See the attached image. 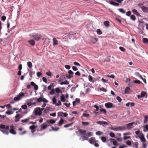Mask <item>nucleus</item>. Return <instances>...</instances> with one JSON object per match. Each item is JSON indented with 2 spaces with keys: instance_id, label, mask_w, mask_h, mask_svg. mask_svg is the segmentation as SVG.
I'll return each mask as SVG.
<instances>
[{
  "instance_id": "nucleus-7",
  "label": "nucleus",
  "mask_w": 148,
  "mask_h": 148,
  "mask_svg": "<svg viewBox=\"0 0 148 148\" xmlns=\"http://www.w3.org/2000/svg\"><path fill=\"white\" fill-rule=\"evenodd\" d=\"M133 124L136 125L137 124L136 123H135L134 122H132L126 124V125L127 126V129L128 130H130L133 128L134 127V126L133 125Z\"/></svg>"
},
{
  "instance_id": "nucleus-2",
  "label": "nucleus",
  "mask_w": 148,
  "mask_h": 148,
  "mask_svg": "<svg viewBox=\"0 0 148 148\" xmlns=\"http://www.w3.org/2000/svg\"><path fill=\"white\" fill-rule=\"evenodd\" d=\"M0 128L2 129H4L5 130H0L3 134L6 135H8L9 132L8 130H9V127L8 125H5L3 124H1L0 125Z\"/></svg>"
},
{
  "instance_id": "nucleus-37",
  "label": "nucleus",
  "mask_w": 148,
  "mask_h": 148,
  "mask_svg": "<svg viewBox=\"0 0 148 148\" xmlns=\"http://www.w3.org/2000/svg\"><path fill=\"white\" fill-rule=\"evenodd\" d=\"M55 90L56 92L58 93L62 92V91L58 88H56Z\"/></svg>"
},
{
  "instance_id": "nucleus-24",
  "label": "nucleus",
  "mask_w": 148,
  "mask_h": 148,
  "mask_svg": "<svg viewBox=\"0 0 148 148\" xmlns=\"http://www.w3.org/2000/svg\"><path fill=\"white\" fill-rule=\"evenodd\" d=\"M69 84V82L67 80H65L64 82H62L60 83L61 85H68Z\"/></svg>"
},
{
  "instance_id": "nucleus-30",
  "label": "nucleus",
  "mask_w": 148,
  "mask_h": 148,
  "mask_svg": "<svg viewBox=\"0 0 148 148\" xmlns=\"http://www.w3.org/2000/svg\"><path fill=\"white\" fill-rule=\"evenodd\" d=\"M60 99L61 101L62 102H65V99L64 97V96L63 95H61L60 96Z\"/></svg>"
},
{
  "instance_id": "nucleus-43",
  "label": "nucleus",
  "mask_w": 148,
  "mask_h": 148,
  "mask_svg": "<svg viewBox=\"0 0 148 148\" xmlns=\"http://www.w3.org/2000/svg\"><path fill=\"white\" fill-rule=\"evenodd\" d=\"M111 129L116 131H119L118 127H112L111 128Z\"/></svg>"
},
{
  "instance_id": "nucleus-28",
  "label": "nucleus",
  "mask_w": 148,
  "mask_h": 148,
  "mask_svg": "<svg viewBox=\"0 0 148 148\" xmlns=\"http://www.w3.org/2000/svg\"><path fill=\"white\" fill-rule=\"evenodd\" d=\"M109 22L108 21H106L104 22V25L106 27H108L109 25Z\"/></svg>"
},
{
  "instance_id": "nucleus-16",
  "label": "nucleus",
  "mask_w": 148,
  "mask_h": 148,
  "mask_svg": "<svg viewBox=\"0 0 148 148\" xmlns=\"http://www.w3.org/2000/svg\"><path fill=\"white\" fill-rule=\"evenodd\" d=\"M119 131H121L125 130L126 129V127L125 126H121L118 127Z\"/></svg>"
},
{
  "instance_id": "nucleus-23",
  "label": "nucleus",
  "mask_w": 148,
  "mask_h": 148,
  "mask_svg": "<svg viewBox=\"0 0 148 148\" xmlns=\"http://www.w3.org/2000/svg\"><path fill=\"white\" fill-rule=\"evenodd\" d=\"M137 74H138V76L146 84V80L145 78H143L142 75H140L138 73H137Z\"/></svg>"
},
{
  "instance_id": "nucleus-38",
  "label": "nucleus",
  "mask_w": 148,
  "mask_h": 148,
  "mask_svg": "<svg viewBox=\"0 0 148 148\" xmlns=\"http://www.w3.org/2000/svg\"><path fill=\"white\" fill-rule=\"evenodd\" d=\"M52 101L53 102V104H55L56 105V99L55 97H54L52 99Z\"/></svg>"
},
{
  "instance_id": "nucleus-56",
  "label": "nucleus",
  "mask_w": 148,
  "mask_h": 148,
  "mask_svg": "<svg viewBox=\"0 0 148 148\" xmlns=\"http://www.w3.org/2000/svg\"><path fill=\"white\" fill-rule=\"evenodd\" d=\"M134 82L138 84H139L141 83L140 81L138 80L134 81Z\"/></svg>"
},
{
  "instance_id": "nucleus-59",
  "label": "nucleus",
  "mask_w": 148,
  "mask_h": 148,
  "mask_svg": "<svg viewBox=\"0 0 148 148\" xmlns=\"http://www.w3.org/2000/svg\"><path fill=\"white\" fill-rule=\"evenodd\" d=\"M68 73L69 74V75H73V74L74 73L71 70H69L68 72Z\"/></svg>"
},
{
  "instance_id": "nucleus-4",
  "label": "nucleus",
  "mask_w": 148,
  "mask_h": 148,
  "mask_svg": "<svg viewBox=\"0 0 148 148\" xmlns=\"http://www.w3.org/2000/svg\"><path fill=\"white\" fill-rule=\"evenodd\" d=\"M24 94L23 92H21L19 93L18 95L14 97V100L15 101H18L24 97Z\"/></svg>"
},
{
  "instance_id": "nucleus-12",
  "label": "nucleus",
  "mask_w": 148,
  "mask_h": 148,
  "mask_svg": "<svg viewBox=\"0 0 148 148\" xmlns=\"http://www.w3.org/2000/svg\"><path fill=\"white\" fill-rule=\"evenodd\" d=\"M111 142H112L114 146H116L118 145L117 142L114 139L111 138L110 139Z\"/></svg>"
},
{
  "instance_id": "nucleus-29",
  "label": "nucleus",
  "mask_w": 148,
  "mask_h": 148,
  "mask_svg": "<svg viewBox=\"0 0 148 148\" xmlns=\"http://www.w3.org/2000/svg\"><path fill=\"white\" fill-rule=\"evenodd\" d=\"M29 120V118H26L24 119H22L21 120V122L23 123H27Z\"/></svg>"
},
{
  "instance_id": "nucleus-61",
  "label": "nucleus",
  "mask_w": 148,
  "mask_h": 148,
  "mask_svg": "<svg viewBox=\"0 0 148 148\" xmlns=\"http://www.w3.org/2000/svg\"><path fill=\"white\" fill-rule=\"evenodd\" d=\"M131 14V12L130 11H128L126 13V15L128 16H130Z\"/></svg>"
},
{
  "instance_id": "nucleus-27",
  "label": "nucleus",
  "mask_w": 148,
  "mask_h": 148,
  "mask_svg": "<svg viewBox=\"0 0 148 148\" xmlns=\"http://www.w3.org/2000/svg\"><path fill=\"white\" fill-rule=\"evenodd\" d=\"M37 127L36 126H35L34 125L31 126L29 127V129L31 130L32 132L33 130H34V129Z\"/></svg>"
},
{
  "instance_id": "nucleus-3",
  "label": "nucleus",
  "mask_w": 148,
  "mask_h": 148,
  "mask_svg": "<svg viewBox=\"0 0 148 148\" xmlns=\"http://www.w3.org/2000/svg\"><path fill=\"white\" fill-rule=\"evenodd\" d=\"M30 36H32L33 38L36 41H38L41 39L42 40L44 39V38H42V35H40L38 34H33Z\"/></svg>"
},
{
  "instance_id": "nucleus-25",
  "label": "nucleus",
  "mask_w": 148,
  "mask_h": 148,
  "mask_svg": "<svg viewBox=\"0 0 148 148\" xmlns=\"http://www.w3.org/2000/svg\"><path fill=\"white\" fill-rule=\"evenodd\" d=\"M130 90V88L129 87H127L125 90V93H129Z\"/></svg>"
},
{
  "instance_id": "nucleus-41",
  "label": "nucleus",
  "mask_w": 148,
  "mask_h": 148,
  "mask_svg": "<svg viewBox=\"0 0 148 148\" xmlns=\"http://www.w3.org/2000/svg\"><path fill=\"white\" fill-rule=\"evenodd\" d=\"M97 34L99 35H101L102 34V33L100 29H98L97 30Z\"/></svg>"
},
{
  "instance_id": "nucleus-22",
  "label": "nucleus",
  "mask_w": 148,
  "mask_h": 148,
  "mask_svg": "<svg viewBox=\"0 0 148 148\" xmlns=\"http://www.w3.org/2000/svg\"><path fill=\"white\" fill-rule=\"evenodd\" d=\"M19 116L20 115L19 114H17L16 115L15 120V122H17L19 121L20 119Z\"/></svg>"
},
{
  "instance_id": "nucleus-60",
  "label": "nucleus",
  "mask_w": 148,
  "mask_h": 148,
  "mask_svg": "<svg viewBox=\"0 0 148 148\" xmlns=\"http://www.w3.org/2000/svg\"><path fill=\"white\" fill-rule=\"evenodd\" d=\"M75 101L77 103H79L80 102V99H79L76 98Z\"/></svg>"
},
{
  "instance_id": "nucleus-5",
  "label": "nucleus",
  "mask_w": 148,
  "mask_h": 148,
  "mask_svg": "<svg viewBox=\"0 0 148 148\" xmlns=\"http://www.w3.org/2000/svg\"><path fill=\"white\" fill-rule=\"evenodd\" d=\"M43 96L41 95L38 98H36V99H37V102L38 103H40L42 101H43L44 103H47L48 102V101L45 98H43Z\"/></svg>"
},
{
  "instance_id": "nucleus-17",
  "label": "nucleus",
  "mask_w": 148,
  "mask_h": 148,
  "mask_svg": "<svg viewBox=\"0 0 148 148\" xmlns=\"http://www.w3.org/2000/svg\"><path fill=\"white\" fill-rule=\"evenodd\" d=\"M91 41L93 43L95 44L96 43L97 41V38H95L91 37Z\"/></svg>"
},
{
  "instance_id": "nucleus-50",
  "label": "nucleus",
  "mask_w": 148,
  "mask_h": 148,
  "mask_svg": "<svg viewBox=\"0 0 148 148\" xmlns=\"http://www.w3.org/2000/svg\"><path fill=\"white\" fill-rule=\"evenodd\" d=\"M42 73L41 72H38L37 73V76L39 77L42 75Z\"/></svg>"
},
{
  "instance_id": "nucleus-52",
  "label": "nucleus",
  "mask_w": 148,
  "mask_h": 148,
  "mask_svg": "<svg viewBox=\"0 0 148 148\" xmlns=\"http://www.w3.org/2000/svg\"><path fill=\"white\" fill-rule=\"evenodd\" d=\"M103 134V132H101L100 131H98L96 132V134L97 135L99 136L101 134Z\"/></svg>"
},
{
  "instance_id": "nucleus-9",
  "label": "nucleus",
  "mask_w": 148,
  "mask_h": 148,
  "mask_svg": "<svg viewBox=\"0 0 148 148\" xmlns=\"http://www.w3.org/2000/svg\"><path fill=\"white\" fill-rule=\"evenodd\" d=\"M10 132L13 134H16V132L14 130V126L13 125H12L10 126Z\"/></svg>"
},
{
  "instance_id": "nucleus-53",
  "label": "nucleus",
  "mask_w": 148,
  "mask_h": 148,
  "mask_svg": "<svg viewBox=\"0 0 148 148\" xmlns=\"http://www.w3.org/2000/svg\"><path fill=\"white\" fill-rule=\"evenodd\" d=\"M21 108L23 109H25L27 108V106L25 105H24L22 106Z\"/></svg>"
},
{
  "instance_id": "nucleus-40",
  "label": "nucleus",
  "mask_w": 148,
  "mask_h": 148,
  "mask_svg": "<svg viewBox=\"0 0 148 148\" xmlns=\"http://www.w3.org/2000/svg\"><path fill=\"white\" fill-rule=\"evenodd\" d=\"M131 19L133 21H135L136 19V17L134 15H131L130 16Z\"/></svg>"
},
{
  "instance_id": "nucleus-6",
  "label": "nucleus",
  "mask_w": 148,
  "mask_h": 148,
  "mask_svg": "<svg viewBox=\"0 0 148 148\" xmlns=\"http://www.w3.org/2000/svg\"><path fill=\"white\" fill-rule=\"evenodd\" d=\"M35 114L36 115H40L41 114L42 112L40 108H38L34 110Z\"/></svg>"
},
{
  "instance_id": "nucleus-20",
  "label": "nucleus",
  "mask_w": 148,
  "mask_h": 148,
  "mask_svg": "<svg viewBox=\"0 0 148 148\" xmlns=\"http://www.w3.org/2000/svg\"><path fill=\"white\" fill-rule=\"evenodd\" d=\"M29 43L32 46H34L35 44L34 40H31L28 41Z\"/></svg>"
},
{
  "instance_id": "nucleus-34",
  "label": "nucleus",
  "mask_w": 148,
  "mask_h": 148,
  "mask_svg": "<svg viewBox=\"0 0 148 148\" xmlns=\"http://www.w3.org/2000/svg\"><path fill=\"white\" fill-rule=\"evenodd\" d=\"M100 111L101 112L105 114H106L107 112L106 109H100Z\"/></svg>"
},
{
  "instance_id": "nucleus-36",
  "label": "nucleus",
  "mask_w": 148,
  "mask_h": 148,
  "mask_svg": "<svg viewBox=\"0 0 148 148\" xmlns=\"http://www.w3.org/2000/svg\"><path fill=\"white\" fill-rule=\"evenodd\" d=\"M82 123L83 125L84 126H86L88 125L90 123L88 122H82Z\"/></svg>"
},
{
  "instance_id": "nucleus-42",
  "label": "nucleus",
  "mask_w": 148,
  "mask_h": 148,
  "mask_svg": "<svg viewBox=\"0 0 148 148\" xmlns=\"http://www.w3.org/2000/svg\"><path fill=\"white\" fill-rule=\"evenodd\" d=\"M66 76L67 78L68 79H70L73 77V75H70L66 74Z\"/></svg>"
},
{
  "instance_id": "nucleus-33",
  "label": "nucleus",
  "mask_w": 148,
  "mask_h": 148,
  "mask_svg": "<svg viewBox=\"0 0 148 148\" xmlns=\"http://www.w3.org/2000/svg\"><path fill=\"white\" fill-rule=\"evenodd\" d=\"M73 124V123H70L69 124H66L64 125V127H68L72 125Z\"/></svg>"
},
{
  "instance_id": "nucleus-55",
  "label": "nucleus",
  "mask_w": 148,
  "mask_h": 148,
  "mask_svg": "<svg viewBox=\"0 0 148 148\" xmlns=\"http://www.w3.org/2000/svg\"><path fill=\"white\" fill-rule=\"evenodd\" d=\"M119 48L120 49L121 51H122L123 52H124L125 51V48H124L123 47H120Z\"/></svg>"
},
{
  "instance_id": "nucleus-26",
  "label": "nucleus",
  "mask_w": 148,
  "mask_h": 148,
  "mask_svg": "<svg viewBox=\"0 0 148 148\" xmlns=\"http://www.w3.org/2000/svg\"><path fill=\"white\" fill-rule=\"evenodd\" d=\"M64 122V120L62 119H61L59 123L58 124V125L59 126H61L63 124Z\"/></svg>"
},
{
  "instance_id": "nucleus-47",
  "label": "nucleus",
  "mask_w": 148,
  "mask_h": 148,
  "mask_svg": "<svg viewBox=\"0 0 148 148\" xmlns=\"http://www.w3.org/2000/svg\"><path fill=\"white\" fill-rule=\"evenodd\" d=\"M5 113L8 115H10L13 113V112L10 110L6 112Z\"/></svg>"
},
{
  "instance_id": "nucleus-49",
  "label": "nucleus",
  "mask_w": 148,
  "mask_h": 148,
  "mask_svg": "<svg viewBox=\"0 0 148 148\" xmlns=\"http://www.w3.org/2000/svg\"><path fill=\"white\" fill-rule=\"evenodd\" d=\"M101 140L103 142H105L106 141V138L104 137H102L101 138Z\"/></svg>"
},
{
  "instance_id": "nucleus-11",
  "label": "nucleus",
  "mask_w": 148,
  "mask_h": 148,
  "mask_svg": "<svg viewBox=\"0 0 148 148\" xmlns=\"http://www.w3.org/2000/svg\"><path fill=\"white\" fill-rule=\"evenodd\" d=\"M89 143L92 144H93L94 143L98 142L97 140H96L95 139L94 137H91L89 139Z\"/></svg>"
},
{
  "instance_id": "nucleus-1",
  "label": "nucleus",
  "mask_w": 148,
  "mask_h": 148,
  "mask_svg": "<svg viewBox=\"0 0 148 148\" xmlns=\"http://www.w3.org/2000/svg\"><path fill=\"white\" fill-rule=\"evenodd\" d=\"M78 131L81 134V136L83 138L82 140L84 141V140H88V138L90 136L93 135V133L91 132H88L86 133V131L83 130L81 129H79L78 130Z\"/></svg>"
},
{
  "instance_id": "nucleus-48",
  "label": "nucleus",
  "mask_w": 148,
  "mask_h": 148,
  "mask_svg": "<svg viewBox=\"0 0 148 148\" xmlns=\"http://www.w3.org/2000/svg\"><path fill=\"white\" fill-rule=\"evenodd\" d=\"M63 112H60L58 113V116H62L63 115Z\"/></svg>"
},
{
  "instance_id": "nucleus-31",
  "label": "nucleus",
  "mask_w": 148,
  "mask_h": 148,
  "mask_svg": "<svg viewBox=\"0 0 148 148\" xmlns=\"http://www.w3.org/2000/svg\"><path fill=\"white\" fill-rule=\"evenodd\" d=\"M148 121V116H145L144 117V123H146Z\"/></svg>"
},
{
  "instance_id": "nucleus-19",
  "label": "nucleus",
  "mask_w": 148,
  "mask_h": 148,
  "mask_svg": "<svg viewBox=\"0 0 148 148\" xmlns=\"http://www.w3.org/2000/svg\"><path fill=\"white\" fill-rule=\"evenodd\" d=\"M133 13L137 16H140L137 10L135 9H134L132 10Z\"/></svg>"
},
{
  "instance_id": "nucleus-14",
  "label": "nucleus",
  "mask_w": 148,
  "mask_h": 148,
  "mask_svg": "<svg viewBox=\"0 0 148 148\" xmlns=\"http://www.w3.org/2000/svg\"><path fill=\"white\" fill-rule=\"evenodd\" d=\"M139 138L141 141L142 142H145L146 141V139L144 138V135L143 134L141 135V136L139 137Z\"/></svg>"
},
{
  "instance_id": "nucleus-51",
  "label": "nucleus",
  "mask_w": 148,
  "mask_h": 148,
  "mask_svg": "<svg viewBox=\"0 0 148 148\" xmlns=\"http://www.w3.org/2000/svg\"><path fill=\"white\" fill-rule=\"evenodd\" d=\"M110 135L111 137L113 138L115 136L113 132H110Z\"/></svg>"
},
{
  "instance_id": "nucleus-63",
  "label": "nucleus",
  "mask_w": 148,
  "mask_h": 148,
  "mask_svg": "<svg viewBox=\"0 0 148 148\" xmlns=\"http://www.w3.org/2000/svg\"><path fill=\"white\" fill-rule=\"evenodd\" d=\"M61 105V101L60 100H58V103L56 104V106H59Z\"/></svg>"
},
{
  "instance_id": "nucleus-18",
  "label": "nucleus",
  "mask_w": 148,
  "mask_h": 148,
  "mask_svg": "<svg viewBox=\"0 0 148 148\" xmlns=\"http://www.w3.org/2000/svg\"><path fill=\"white\" fill-rule=\"evenodd\" d=\"M53 45L55 46L57 45L58 44V41L55 38H53Z\"/></svg>"
},
{
  "instance_id": "nucleus-45",
  "label": "nucleus",
  "mask_w": 148,
  "mask_h": 148,
  "mask_svg": "<svg viewBox=\"0 0 148 148\" xmlns=\"http://www.w3.org/2000/svg\"><path fill=\"white\" fill-rule=\"evenodd\" d=\"M146 94V93L145 92L142 91L141 93V97H144Z\"/></svg>"
},
{
  "instance_id": "nucleus-35",
  "label": "nucleus",
  "mask_w": 148,
  "mask_h": 148,
  "mask_svg": "<svg viewBox=\"0 0 148 148\" xmlns=\"http://www.w3.org/2000/svg\"><path fill=\"white\" fill-rule=\"evenodd\" d=\"M88 80L90 82H92L93 83L94 82V81H92L93 77L89 75L88 76Z\"/></svg>"
},
{
  "instance_id": "nucleus-64",
  "label": "nucleus",
  "mask_w": 148,
  "mask_h": 148,
  "mask_svg": "<svg viewBox=\"0 0 148 148\" xmlns=\"http://www.w3.org/2000/svg\"><path fill=\"white\" fill-rule=\"evenodd\" d=\"M126 144L130 146L131 145V142L130 141L128 140L126 142Z\"/></svg>"
},
{
  "instance_id": "nucleus-32",
  "label": "nucleus",
  "mask_w": 148,
  "mask_h": 148,
  "mask_svg": "<svg viewBox=\"0 0 148 148\" xmlns=\"http://www.w3.org/2000/svg\"><path fill=\"white\" fill-rule=\"evenodd\" d=\"M27 65L28 67L29 68H31L32 67V64L30 62H27Z\"/></svg>"
},
{
  "instance_id": "nucleus-8",
  "label": "nucleus",
  "mask_w": 148,
  "mask_h": 148,
  "mask_svg": "<svg viewBox=\"0 0 148 148\" xmlns=\"http://www.w3.org/2000/svg\"><path fill=\"white\" fill-rule=\"evenodd\" d=\"M105 106L108 108H110L115 107L113 105V104L110 102H108L105 104Z\"/></svg>"
},
{
  "instance_id": "nucleus-21",
  "label": "nucleus",
  "mask_w": 148,
  "mask_h": 148,
  "mask_svg": "<svg viewBox=\"0 0 148 148\" xmlns=\"http://www.w3.org/2000/svg\"><path fill=\"white\" fill-rule=\"evenodd\" d=\"M142 10L143 12H148V8L143 6L142 8Z\"/></svg>"
},
{
  "instance_id": "nucleus-46",
  "label": "nucleus",
  "mask_w": 148,
  "mask_h": 148,
  "mask_svg": "<svg viewBox=\"0 0 148 148\" xmlns=\"http://www.w3.org/2000/svg\"><path fill=\"white\" fill-rule=\"evenodd\" d=\"M82 116H83L86 117H89L90 116V114H87L85 113H83L82 114Z\"/></svg>"
},
{
  "instance_id": "nucleus-58",
  "label": "nucleus",
  "mask_w": 148,
  "mask_h": 148,
  "mask_svg": "<svg viewBox=\"0 0 148 148\" xmlns=\"http://www.w3.org/2000/svg\"><path fill=\"white\" fill-rule=\"evenodd\" d=\"M73 64L75 65L78 66H80V64L77 62H74Z\"/></svg>"
},
{
  "instance_id": "nucleus-54",
  "label": "nucleus",
  "mask_w": 148,
  "mask_h": 148,
  "mask_svg": "<svg viewBox=\"0 0 148 148\" xmlns=\"http://www.w3.org/2000/svg\"><path fill=\"white\" fill-rule=\"evenodd\" d=\"M65 67L66 69L68 70H69L70 69L71 67L70 66L68 65H65Z\"/></svg>"
},
{
  "instance_id": "nucleus-10",
  "label": "nucleus",
  "mask_w": 148,
  "mask_h": 148,
  "mask_svg": "<svg viewBox=\"0 0 148 148\" xmlns=\"http://www.w3.org/2000/svg\"><path fill=\"white\" fill-rule=\"evenodd\" d=\"M49 125L46 124L45 123H44L40 125L41 128L40 130L42 131L47 128V126Z\"/></svg>"
},
{
  "instance_id": "nucleus-57",
  "label": "nucleus",
  "mask_w": 148,
  "mask_h": 148,
  "mask_svg": "<svg viewBox=\"0 0 148 148\" xmlns=\"http://www.w3.org/2000/svg\"><path fill=\"white\" fill-rule=\"evenodd\" d=\"M116 99L119 102H121L122 100L121 98L119 96H117L116 97Z\"/></svg>"
},
{
  "instance_id": "nucleus-15",
  "label": "nucleus",
  "mask_w": 148,
  "mask_h": 148,
  "mask_svg": "<svg viewBox=\"0 0 148 148\" xmlns=\"http://www.w3.org/2000/svg\"><path fill=\"white\" fill-rule=\"evenodd\" d=\"M109 3L110 4L115 6H119V3H115L112 1H110Z\"/></svg>"
},
{
  "instance_id": "nucleus-39",
  "label": "nucleus",
  "mask_w": 148,
  "mask_h": 148,
  "mask_svg": "<svg viewBox=\"0 0 148 148\" xmlns=\"http://www.w3.org/2000/svg\"><path fill=\"white\" fill-rule=\"evenodd\" d=\"M143 42L145 43H148V39L147 38H143Z\"/></svg>"
},
{
  "instance_id": "nucleus-62",
  "label": "nucleus",
  "mask_w": 148,
  "mask_h": 148,
  "mask_svg": "<svg viewBox=\"0 0 148 148\" xmlns=\"http://www.w3.org/2000/svg\"><path fill=\"white\" fill-rule=\"evenodd\" d=\"M55 92V90L53 89H52L51 90L50 92V94L51 95H53L54 94Z\"/></svg>"
},
{
  "instance_id": "nucleus-44",
  "label": "nucleus",
  "mask_w": 148,
  "mask_h": 148,
  "mask_svg": "<svg viewBox=\"0 0 148 148\" xmlns=\"http://www.w3.org/2000/svg\"><path fill=\"white\" fill-rule=\"evenodd\" d=\"M118 10L120 12L123 14H125V11L123 9H118Z\"/></svg>"
},
{
  "instance_id": "nucleus-13",
  "label": "nucleus",
  "mask_w": 148,
  "mask_h": 148,
  "mask_svg": "<svg viewBox=\"0 0 148 148\" xmlns=\"http://www.w3.org/2000/svg\"><path fill=\"white\" fill-rule=\"evenodd\" d=\"M56 121L55 120L51 119L47 120L46 122L49 124L50 123L53 124L56 122Z\"/></svg>"
}]
</instances>
